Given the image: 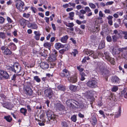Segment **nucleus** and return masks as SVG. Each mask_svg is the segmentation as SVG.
Wrapping results in <instances>:
<instances>
[{"label":"nucleus","mask_w":127,"mask_h":127,"mask_svg":"<svg viewBox=\"0 0 127 127\" xmlns=\"http://www.w3.org/2000/svg\"><path fill=\"white\" fill-rule=\"evenodd\" d=\"M66 105L70 109H73L76 107L74 103L77 106L80 105V104L77 101L73 99H68L66 100Z\"/></svg>","instance_id":"f257e3e1"},{"label":"nucleus","mask_w":127,"mask_h":127,"mask_svg":"<svg viewBox=\"0 0 127 127\" xmlns=\"http://www.w3.org/2000/svg\"><path fill=\"white\" fill-rule=\"evenodd\" d=\"M86 85L88 87L91 88H95L97 86V82L95 79L89 81L87 83Z\"/></svg>","instance_id":"f03ea898"},{"label":"nucleus","mask_w":127,"mask_h":127,"mask_svg":"<svg viewBox=\"0 0 127 127\" xmlns=\"http://www.w3.org/2000/svg\"><path fill=\"white\" fill-rule=\"evenodd\" d=\"M16 6L18 9L20 11H24V9H23L24 3L20 0H17L15 2Z\"/></svg>","instance_id":"7ed1b4c3"},{"label":"nucleus","mask_w":127,"mask_h":127,"mask_svg":"<svg viewBox=\"0 0 127 127\" xmlns=\"http://www.w3.org/2000/svg\"><path fill=\"white\" fill-rule=\"evenodd\" d=\"M4 78L5 79L9 78V75L5 71L2 70H0V79Z\"/></svg>","instance_id":"20e7f679"},{"label":"nucleus","mask_w":127,"mask_h":127,"mask_svg":"<svg viewBox=\"0 0 127 127\" xmlns=\"http://www.w3.org/2000/svg\"><path fill=\"white\" fill-rule=\"evenodd\" d=\"M24 92L27 95L30 96L32 94L33 91L30 87L27 85L24 88Z\"/></svg>","instance_id":"39448f33"},{"label":"nucleus","mask_w":127,"mask_h":127,"mask_svg":"<svg viewBox=\"0 0 127 127\" xmlns=\"http://www.w3.org/2000/svg\"><path fill=\"white\" fill-rule=\"evenodd\" d=\"M1 49L2 50H4L3 53L5 55H10L12 54L11 51L8 48V47L5 46H2L1 47Z\"/></svg>","instance_id":"423d86ee"},{"label":"nucleus","mask_w":127,"mask_h":127,"mask_svg":"<svg viewBox=\"0 0 127 127\" xmlns=\"http://www.w3.org/2000/svg\"><path fill=\"white\" fill-rule=\"evenodd\" d=\"M55 106L56 109L58 110L61 111L65 110L64 106L60 103H58L55 104Z\"/></svg>","instance_id":"0eeeda50"},{"label":"nucleus","mask_w":127,"mask_h":127,"mask_svg":"<svg viewBox=\"0 0 127 127\" xmlns=\"http://www.w3.org/2000/svg\"><path fill=\"white\" fill-rule=\"evenodd\" d=\"M21 69V67L19 65H16L15 64L12 65V72L18 73L20 72Z\"/></svg>","instance_id":"6e6552de"},{"label":"nucleus","mask_w":127,"mask_h":127,"mask_svg":"<svg viewBox=\"0 0 127 127\" xmlns=\"http://www.w3.org/2000/svg\"><path fill=\"white\" fill-rule=\"evenodd\" d=\"M44 94L49 97V99H51L52 97L53 93L52 90L50 89H48L45 90L44 91Z\"/></svg>","instance_id":"1a4fd4ad"},{"label":"nucleus","mask_w":127,"mask_h":127,"mask_svg":"<svg viewBox=\"0 0 127 127\" xmlns=\"http://www.w3.org/2000/svg\"><path fill=\"white\" fill-rule=\"evenodd\" d=\"M60 75L63 77H68L70 76L69 72L66 69H64L62 72L60 73Z\"/></svg>","instance_id":"9d476101"},{"label":"nucleus","mask_w":127,"mask_h":127,"mask_svg":"<svg viewBox=\"0 0 127 127\" xmlns=\"http://www.w3.org/2000/svg\"><path fill=\"white\" fill-rule=\"evenodd\" d=\"M2 105L4 107L10 110H11L13 107V106L10 102L3 103L2 104Z\"/></svg>","instance_id":"9b49d317"},{"label":"nucleus","mask_w":127,"mask_h":127,"mask_svg":"<svg viewBox=\"0 0 127 127\" xmlns=\"http://www.w3.org/2000/svg\"><path fill=\"white\" fill-rule=\"evenodd\" d=\"M40 66L43 69H46L49 67V65L47 63L43 62L40 64Z\"/></svg>","instance_id":"f8f14e48"},{"label":"nucleus","mask_w":127,"mask_h":127,"mask_svg":"<svg viewBox=\"0 0 127 127\" xmlns=\"http://www.w3.org/2000/svg\"><path fill=\"white\" fill-rule=\"evenodd\" d=\"M46 114L47 117L50 119H53V117L52 116V112L50 110L47 111Z\"/></svg>","instance_id":"ddd939ff"},{"label":"nucleus","mask_w":127,"mask_h":127,"mask_svg":"<svg viewBox=\"0 0 127 127\" xmlns=\"http://www.w3.org/2000/svg\"><path fill=\"white\" fill-rule=\"evenodd\" d=\"M34 33L35 35V36H34L35 39L37 40H39L41 35V34L39 32L34 31Z\"/></svg>","instance_id":"4468645a"},{"label":"nucleus","mask_w":127,"mask_h":127,"mask_svg":"<svg viewBox=\"0 0 127 127\" xmlns=\"http://www.w3.org/2000/svg\"><path fill=\"white\" fill-rule=\"evenodd\" d=\"M69 89L70 90L74 92L78 90V89L77 88V86L72 85H70Z\"/></svg>","instance_id":"2eb2a0df"},{"label":"nucleus","mask_w":127,"mask_h":127,"mask_svg":"<svg viewBox=\"0 0 127 127\" xmlns=\"http://www.w3.org/2000/svg\"><path fill=\"white\" fill-rule=\"evenodd\" d=\"M113 41L114 42L116 41L117 39L121 37V36H120L119 34H118L117 35H114L112 36Z\"/></svg>","instance_id":"dca6fc26"},{"label":"nucleus","mask_w":127,"mask_h":127,"mask_svg":"<svg viewBox=\"0 0 127 127\" xmlns=\"http://www.w3.org/2000/svg\"><path fill=\"white\" fill-rule=\"evenodd\" d=\"M77 77L76 76L73 77H71L70 78L69 81L70 82L72 83H75L77 81Z\"/></svg>","instance_id":"f3484780"},{"label":"nucleus","mask_w":127,"mask_h":127,"mask_svg":"<svg viewBox=\"0 0 127 127\" xmlns=\"http://www.w3.org/2000/svg\"><path fill=\"white\" fill-rule=\"evenodd\" d=\"M55 47L56 49H59L60 48H63L64 45L59 43H56L55 45Z\"/></svg>","instance_id":"a211bd4d"},{"label":"nucleus","mask_w":127,"mask_h":127,"mask_svg":"<svg viewBox=\"0 0 127 127\" xmlns=\"http://www.w3.org/2000/svg\"><path fill=\"white\" fill-rule=\"evenodd\" d=\"M105 43L103 41H102L100 43L99 46L98 48L99 49H101L104 48L105 47Z\"/></svg>","instance_id":"6ab92c4d"},{"label":"nucleus","mask_w":127,"mask_h":127,"mask_svg":"<svg viewBox=\"0 0 127 127\" xmlns=\"http://www.w3.org/2000/svg\"><path fill=\"white\" fill-rule=\"evenodd\" d=\"M121 107L120 106L119 107L118 112L115 114V117L117 118L121 116Z\"/></svg>","instance_id":"aec40b11"},{"label":"nucleus","mask_w":127,"mask_h":127,"mask_svg":"<svg viewBox=\"0 0 127 127\" xmlns=\"http://www.w3.org/2000/svg\"><path fill=\"white\" fill-rule=\"evenodd\" d=\"M62 127H67L68 126V122L67 121H63L61 123Z\"/></svg>","instance_id":"412c9836"},{"label":"nucleus","mask_w":127,"mask_h":127,"mask_svg":"<svg viewBox=\"0 0 127 127\" xmlns=\"http://www.w3.org/2000/svg\"><path fill=\"white\" fill-rule=\"evenodd\" d=\"M111 81L113 82H118L119 81V78L116 76L112 77L111 79Z\"/></svg>","instance_id":"4be33fe9"},{"label":"nucleus","mask_w":127,"mask_h":127,"mask_svg":"<svg viewBox=\"0 0 127 127\" xmlns=\"http://www.w3.org/2000/svg\"><path fill=\"white\" fill-rule=\"evenodd\" d=\"M68 38V36L67 35H66L61 38V41L62 42L65 43Z\"/></svg>","instance_id":"5701e85b"},{"label":"nucleus","mask_w":127,"mask_h":127,"mask_svg":"<svg viewBox=\"0 0 127 127\" xmlns=\"http://www.w3.org/2000/svg\"><path fill=\"white\" fill-rule=\"evenodd\" d=\"M80 74L81 76L80 80L82 81H83L85 79V77L86 76L85 74L83 72H80Z\"/></svg>","instance_id":"b1692460"},{"label":"nucleus","mask_w":127,"mask_h":127,"mask_svg":"<svg viewBox=\"0 0 127 127\" xmlns=\"http://www.w3.org/2000/svg\"><path fill=\"white\" fill-rule=\"evenodd\" d=\"M47 52L46 50H44L40 53V54L41 56L44 57H46L47 56Z\"/></svg>","instance_id":"393cba45"},{"label":"nucleus","mask_w":127,"mask_h":127,"mask_svg":"<svg viewBox=\"0 0 127 127\" xmlns=\"http://www.w3.org/2000/svg\"><path fill=\"white\" fill-rule=\"evenodd\" d=\"M20 111L25 116L27 113V110L26 109L24 108H22L20 109Z\"/></svg>","instance_id":"a878e982"},{"label":"nucleus","mask_w":127,"mask_h":127,"mask_svg":"<svg viewBox=\"0 0 127 127\" xmlns=\"http://www.w3.org/2000/svg\"><path fill=\"white\" fill-rule=\"evenodd\" d=\"M57 88L59 90L63 91H64L65 90V88L64 86H63L62 85H59L58 86Z\"/></svg>","instance_id":"bb28decb"},{"label":"nucleus","mask_w":127,"mask_h":127,"mask_svg":"<svg viewBox=\"0 0 127 127\" xmlns=\"http://www.w3.org/2000/svg\"><path fill=\"white\" fill-rule=\"evenodd\" d=\"M127 49V47H126L125 48H119L118 49H117L116 50V51H120L123 52V51H126V50Z\"/></svg>","instance_id":"cd10ccee"},{"label":"nucleus","mask_w":127,"mask_h":127,"mask_svg":"<svg viewBox=\"0 0 127 127\" xmlns=\"http://www.w3.org/2000/svg\"><path fill=\"white\" fill-rule=\"evenodd\" d=\"M4 119L9 122H11L12 120V118L10 116H5Z\"/></svg>","instance_id":"c85d7f7f"},{"label":"nucleus","mask_w":127,"mask_h":127,"mask_svg":"<svg viewBox=\"0 0 127 127\" xmlns=\"http://www.w3.org/2000/svg\"><path fill=\"white\" fill-rule=\"evenodd\" d=\"M109 71L107 69H105L104 70L103 73V75L104 76L107 77L108 76Z\"/></svg>","instance_id":"c756f323"},{"label":"nucleus","mask_w":127,"mask_h":127,"mask_svg":"<svg viewBox=\"0 0 127 127\" xmlns=\"http://www.w3.org/2000/svg\"><path fill=\"white\" fill-rule=\"evenodd\" d=\"M33 80L39 83L41 81V79L38 76H35L33 77Z\"/></svg>","instance_id":"7c9ffc66"},{"label":"nucleus","mask_w":127,"mask_h":127,"mask_svg":"<svg viewBox=\"0 0 127 127\" xmlns=\"http://www.w3.org/2000/svg\"><path fill=\"white\" fill-rule=\"evenodd\" d=\"M71 119L72 121L74 122H75L77 120L76 116L75 115H74L72 116L71 118Z\"/></svg>","instance_id":"2f4dec72"},{"label":"nucleus","mask_w":127,"mask_h":127,"mask_svg":"<svg viewBox=\"0 0 127 127\" xmlns=\"http://www.w3.org/2000/svg\"><path fill=\"white\" fill-rule=\"evenodd\" d=\"M96 118L95 117H93L92 119V124L93 125H95L96 124Z\"/></svg>","instance_id":"473e14b6"},{"label":"nucleus","mask_w":127,"mask_h":127,"mask_svg":"<svg viewBox=\"0 0 127 127\" xmlns=\"http://www.w3.org/2000/svg\"><path fill=\"white\" fill-rule=\"evenodd\" d=\"M43 46L44 47H45L46 48H49L51 46V45L50 43L46 42L44 44Z\"/></svg>","instance_id":"72a5a7b5"},{"label":"nucleus","mask_w":127,"mask_h":127,"mask_svg":"<svg viewBox=\"0 0 127 127\" xmlns=\"http://www.w3.org/2000/svg\"><path fill=\"white\" fill-rule=\"evenodd\" d=\"M93 53V51L88 50L85 52V53L87 55H89V56H91V54Z\"/></svg>","instance_id":"f704fd0d"},{"label":"nucleus","mask_w":127,"mask_h":127,"mask_svg":"<svg viewBox=\"0 0 127 127\" xmlns=\"http://www.w3.org/2000/svg\"><path fill=\"white\" fill-rule=\"evenodd\" d=\"M66 26L71 28L73 27L74 26V24L73 23H69L66 24Z\"/></svg>","instance_id":"c9c22d12"},{"label":"nucleus","mask_w":127,"mask_h":127,"mask_svg":"<svg viewBox=\"0 0 127 127\" xmlns=\"http://www.w3.org/2000/svg\"><path fill=\"white\" fill-rule=\"evenodd\" d=\"M30 26L32 27V28L34 29H37V27L36 24H31Z\"/></svg>","instance_id":"e433bc0d"},{"label":"nucleus","mask_w":127,"mask_h":127,"mask_svg":"<svg viewBox=\"0 0 127 127\" xmlns=\"http://www.w3.org/2000/svg\"><path fill=\"white\" fill-rule=\"evenodd\" d=\"M106 39L108 42H110L112 41V38L110 35L107 36L106 37Z\"/></svg>","instance_id":"4c0bfd02"},{"label":"nucleus","mask_w":127,"mask_h":127,"mask_svg":"<svg viewBox=\"0 0 127 127\" xmlns=\"http://www.w3.org/2000/svg\"><path fill=\"white\" fill-rule=\"evenodd\" d=\"M57 56V55H52L51 57V58L52 59V61H55L56 59V57Z\"/></svg>","instance_id":"58836bf2"},{"label":"nucleus","mask_w":127,"mask_h":127,"mask_svg":"<svg viewBox=\"0 0 127 127\" xmlns=\"http://www.w3.org/2000/svg\"><path fill=\"white\" fill-rule=\"evenodd\" d=\"M89 5L93 9H94L96 7V6L95 5L92 3H89Z\"/></svg>","instance_id":"ea45409f"},{"label":"nucleus","mask_w":127,"mask_h":127,"mask_svg":"<svg viewBox=\"0 0 127 127\" xmlns=\"http://www.w3.org/2000/svg\"><path fill=\"white\" fill-rule=\"evenodd\" d=\"M122 33L124 35V38L126 39H127V31H124L122 32Z\"/></svg>","instance_id":"a19ab883"},{"label":"nucleus","mask_w":127,"mask_h":127,"mask_svg":"<svg viewBox=\"0 0 127 127\" xmlns=\"http://www.w3.org/2000/svg\"><path fill=\"white\" fill-rule=\"evenodd\" d=\"M118 89V88L117 86H114L112 89V90L113 92H116Z\"/></svg>","instance_id":"79ce46f5"},{"label":"nucleus","mask_w":127,"mask_h":127,"mask_svg":"<svg viewBox=\"0 0 127 127\" xmlns=\"http://www.w3.org/2000/svg\"><path fill=\"white\" fill-rule=\"evenodd\" d=\"M91 56L94 59L97 58L98 57V56H97V55L94 53L93 52V53L91 54Z\"/></svg>","instance_id":"37998d69"},{"label":"nucleus","mask_w":127,"mask_h":127,"mask_svg":"<svg viewBox=\"0 0 127 127\" xmlns=\"http://www.w3.org/2000/svg\"><path fill=\"white\" fill-rule=\"evenodd\" d=\"M77 69L80 72H82V71L84 70L83 68H81L80 66H77Z\"/></svg>","instance_id":"c03bdc74"},{"label":"nucleus","mask_w":127,"mask_h":127,"mask_svg":"<svg viewBox=\"0 0 127 127\" xmlns=\"http://www.w3.org/2000/svg\"><path fill=\"white\" fill-rule=\"evenodd\" d=\"M65 49L66 50H68V49L69 48V45L68 44H66L64 45V47Z\"/></svg>","instance_id":"a18cd8bd"},{"label":"nucleus","mask_w":127,"mask_h":127,"mask_svg":"<svg viewBox=\"0 0 127 127\" xmlns=\"http://www.w3.org/2000/svg\"><path fill=\"white\" fill-rule=\"evenodd\" d=\"M85 10L86 12H90L91 11V9L88 7H86L85 8Z\"/></svg>","instance_id":"49530a36"},{"label":"nucleus","mask_w":127,"mask_h":127,"mask_svg":"<svg viewBox=\"0 0 127 127\" xmlns=\"http://www.w3.org/2000/svg\"><path fill=\"white\" fill-rule=\"evenodd\" d=\"M74 51L72 52V55H73L74 56H76V54L77 52V50L75 49L73 50Z\"/></svg>","instance_id":"de8ad7c7"},{"label":"nucleus","mask_w":127,"mask_h":127,"mask_svg":"<svg viewBox=\"0 0 127 127\" xmlns=\"http://www.w3.org/2000/svg\"><path fill=\"white\" fill-rule=\"evenodd\" d=\"M4 21V18L1 16H0V23L2 24Z\"/></svg>","instance_id":"09e8293b"},{"label":"nucleus","mask_w":127,"mask_h":127,"mask_svg":"<svg viewBox=\"0 0 127 127\" xmlns=\"http://www.w3.org/2000/svg\"><path fill=\"white\" fill-rule=\"evenodd\" d=\"M79 16V18L82 19H84L85 18V17L83 14L80 13Z\"/></svg>","instance_id":"8fccbe9b"},{"label":"nucleus","mask_w":127,"mask_h":127,"mask_svg":"<svg viewBox=\"0 0 127 127\" xmlns=\"http://www.w3.org/2000/svg\"><path fill=\"white\" fill-rule=\"evenodd\" d=\"M5 37V35L4 33L2 32H0V38H4Z\"/></svg>","instance_id":"3c124183"},{"label":"nucleus","mask_w":127,"mask_h":127,"mask_svg":"<svg viewBox=\"0 0 127 127\" xmlns=\"http://www.w3.org/2000/svg\"><path fill=\"white\" fill-rule=\"evenodd\" d=\"M6 68L7 69H8L10 70L11 71H12V66H11L9 65L6 66Z\"/></svg>","instance_id":"603ef678"},{"label":"nucleus","mask_w":127,"mask_h":127,"mask_svg":"<svg viewBox=\"0 0 127 127\" xmlns=\"http://www.w3.org/2000/svg\"><path fill=\"white\" fill-rule=\"evenodd\" d=\"M68 4L69 5V7L72 6L73 7H75V3L69 2Z\"/></svg>","instance_id":"864d4df0"},{"label":"nucleus","mask_w":127,"mask_h":127,"mask_svg":"<svg viewBox=\"0 0 127 127\" xmlns=\"http://www.w3.org/2000/svg\"><path fill=\"white\" fill-rule=\"evenodd\" d=\"M122 55L124 58L127 60V52H126L125 53L123 54Z\"/></svg>","instance_id":"5fc2aeb1"},{"label":"nucleus","mask_w":127,"mask_h":127,"mask_svg":"<svg viewBox=\"0 0 127 127\" xmlns=\"http://www.w3.org/2000/svg\"><path fill=\"white\" fill-rule=\"evenodd\" d=\"M30 15V14L28 13L26 14L25 13H24L23 14V16L24 17H25L26 18H28Z\"/></svg>","instance_id":"6e6d98bb"},{"label":"nucleus","mask_w":127,"mask_h":127,"mask_svg":"<svg viewBox=\"0 0 127 127\" xmlns=\"http://www.w3.org/2000/svg\"><path fill=\"white\" fill-rule=\"evenodd\" d=\"M109 60L108 61L112 64L113 63L115 62L113 58L111 57Z\"/></svg>","instance_id":"4d7b16f0"},{"label":"nucleus","mask_w":127,"mask_h":127,"mask_svg":"<svg viewBox=\"0 0 127 127\" xmlns=\"http://www.w3.org/2000/svg\"><path fill=\"white\" fill-rule=\"evenodd\" d=\"M74 13L73 12H72L69 13V15L70 17H74Z\"/></svg>","instance_id":"13d9d810"},{"label":"nucleus","mask_w":127,"mask_h":127,"mask_svg":"<svg viewBox=\"0 0 127 127\" xmlns=\"http://www.w3.org/2000/svg\"><path fill=\"white\" fill-rule=\"evenodd\" d=\"M57 51L55 49L53 50L52 55H57Z\"/></svg>","instance_id":"bf43d9fd"},{"label":"nucleus","mask_w":127,"mask_h":127,"mask_svg":"<svg viewBox=\"0 0 127 127\" xmlns=\"http://www.w3.org/2000/svg\"><path fill=\"white\" fill-rule=\"evenodd\" d=\"M39 122V123H38L39 125L41 126H43L44 125V124L43 123H41L40 122L41 121L40 120H37Z\"/></svg>","instance_id":"052dcab7"},{"label":"nucleus","mask_w":127,"mask_h":127,"mask_svg":"<svg viewBox=\"0 0 127 127\" xmlns=\"http://www.w3.org/2000/svg\"><path fill=\"white\" fill-rule=\"evenodd\" d=\"M91 39L92 41L94 42L96 40V36H93L91 37Z\"/></svg>","instance_id":"680f3d73"},{"label":"nucleus","mask_w":127,"mask_h":127,"mask_svg":"<svg viewBox=\"0 0 127 127\" xmlns=\"http://www.w3.org/2000/svg\"><path fill=\"white\" fill-rule=\"evenodd\" d=\"M120 25L119 24H118L116 23H115L114 24V26L116 28H118L119 27Z\"/></svg>","instance_id":"e2e57ef3"},{"label":"nucleus","mask_w":127,"mask_h":127,"mask_svg":"<svg viewBox=\"0 0 127 127\" xmlns=\"http://www.w3.org/2000/svg\"><path fill=\"white\" fill-rule=\"evenodd\" d=\"M66 51V50H65V49H63L59 51V52L60 53L63 54Z\"/></svg>","instance_id":"0e129e2a"},{"label":"nucleus","mask_w":127,"mask_h":127,"mask_svg":"<svg viewBox=\"0 0 127 127\" xmlns=\"http://www.w3.org/2000/svg\"><path fill=\"white\" fill-rule=\"evenodd\" d=\"M39 1L41 3H42L43 4L44 3L45 4H46L45 3L46 2L47 3V1L46 0H39Z\"/></svg>","instance_id":"69168bd1"},{"label":"nucleus","mask_w":127,"mask_h":127,"mask_svg":"<svg viewBox=\"0 0 127 127\" xmlns=\"http://www.w3.org/2000/svg\"><path fill=\"white\" fill-rule=\"evenodd\" d=\"M113 3H114V2L112 1L108 2L106 3V5H111Z\"/></svg>","instance_id":"338daca9"},{"label":"nucleus","mask_w":127,"mask_h":127,"mask_svg":"<svg viewBox=\"0 0 127 127\" xmlns=\"http://www.w3.org/2000/svg\"><path fill=\"white\" fill-rule=\"evenodd\" d=\"M105 13H110V11L109 9H106L104 11Z\"/></svg>","instance_id":"774afa93"}]
</instances>
